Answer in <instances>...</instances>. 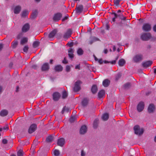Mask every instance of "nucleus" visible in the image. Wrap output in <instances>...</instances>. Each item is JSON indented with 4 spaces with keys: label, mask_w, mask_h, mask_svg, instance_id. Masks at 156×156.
Segmentation results:
<instances>
[{
    "label": "nucleus",
    "mask_w": 156,
    "mask_h": 156,
    "mask_svg": "<svg viewBox=\"0 0 156 156\" xmlns=\"http://www.w3.org/2000/svg\"><path fill=\"white\" fill-rule=\"evenodd\" d=\"M111 14L112 15H114V16H115L116 17H117V18H119L122 20H125L126 19V17L123 16L122 12V11L120 10H119L117 11V13L113 12H112Z\"/></svg>",
    "instance_id": "1"
},
{
    "label": "nucleus",
    "mask_w": 156,
    "mask_h": 156,
    "mask_svg": "<svg viewBox=\"0 0 156 156\" xmlns=\"http://www.w3.org/2000/svg\"><path fill=\"white\" fill-rule=\"evenodd\" d=\"M133 129L135 131V134L141 135L143 134L144 132V129L143 128H140L139 125H136L134 127Z\"/></svg>",
    "instance_id": "2"
},
{
    "label": "nucleus",
    "mask_w": 156,
    "mask_h": 156,
    "mask_svg": "<svg viewBox=\"0 0 156 156\" xmlns=\"http://www.w3.org/2000/svg\"><path fill=\"white\" fill-rule=\"evenodd\" d=\"M82 83V82L80 80H78L75 82L73 88L74 92H77L81 89L80 85Z\"/></svg>",
    "instance_id": "3"
},
{
    "label": "nucleus",
    "mask_w": 156,
    "mask_h": 156,
    "mask_svg": "<svg viewBox=\"0 0 156 156\" xmlns=\"http://www.w3.org/2000/svg\"><path fill=\"white\" fill-rule=\"evenodd\" d=\"M143 56L142 54L136 55L133 58V60L136 63H138L141 61L143 59Z\"/></svg>",
    "instance_id": "4"
},
{
    "label": "nucleus",
    "mask_w": 156,
    "mask_h": 156,
    "mask_svg": "<svg viewBox=\"0 0 156 156\" xmlns=\"http://www.w3.org/2000/svg\"><path fill=\"white\" fill-rule=\"evenodd\" d=\"M151 37V35L150 33H144L141 35V38L143 41H147Z\"/></svg>",
    "instance_id": "5"
},
{
    "label": "nucleus",
    "mask_w": 156,
    "mask_h": 156,
    "mask_svg": "<svg viewBox=\"0 0 156 156\" xmlns=\"http://www.w3.org/2000/svg\"><path fill=\"white\" fill-rule=\"evenodd\" d=\"M62 16V14L60 12H58L54 15L53 20L54 21H58L61 20Z\"/></svg>",
    "instance_id": "6"
},
{
    "label": "nucleus",
    "mask_w": 156,
    "mask_h": 156,
    "mask_svg": "<svg viewBox=\"0 0 156 156\" xmlns=\"http://www.w3.org/2000/svg\"><path fill=\"white\" fill-rule=\"evenodd\" d=\"M37 125L36 124L33 123L30 127L28 129V132L29 133L31 134L34 132L37 129Z\"/></svg>",
    "instance_id": "7"
},
{
    "label": "nucleus",
    "mask_w": 156,
    "mask_h": 156,
    "mask_svg": "<svg viewBox=\"0 0 156 156\" xmlns=\"http://www.w3.org/2000/svg\"><path fill=\"white\" fill-rule=\"evenodd\" d=\"M53 100L55 101H58L61 97V94L58 92H55L52 95Z\"/></svg>",
    "instance_id": "8"
},
{
    "label": "nucleus",
    "mask_w": 156,
    "mask_h": 156,
    "mask_svg": "<svg viewBox=\"0 0 156 156\" xmlns=\"http://www.w3.org/2000/svg\"><path fill=\"white\" fill-rule=\"evenodd\" d=\"M144 103L143 101H140L139 103L137 106V110L139 112L142 111L144 108Z\"/></svg>",
    "instance_id": "9"
},
{
    "label": "nucleus",
    "mask_w": 156,
    "mask_h": 156,
    "mask_svg": "<svg viewBox=\"0 0 156 156\" xmlns=\"http://www.w3.org/2000/svg\"><path fill=\"white\" fill-rule=\"evenodd\" d=\"M151 26L149 23H145L143 26L142 29L145 31H148L151 29Z\"/></svg>",
    "instance_id": "10"
},
{
    "label": "nucleus",
    "mask_w": 156,
    "mask_h": 156,
    "mask_svg": "<svg viewBox=\"0 0 156 156\" xmlns=\"http://www.w3.org/2000/svg\"><path fill=\"white\" fill-rule=\"evenodd\" d=\"M49 69V64L48 63H45L41 67V69L42 71H48Z\"/></svg>",
    "instance_id": "11"
},
{
    "label": "nucleus",
    "mask_w": 156,
    "mask_h": 156,
    "mask_svg": "<svg viewBox=\"0 0 156 156\" xmlns=\"http://www.w3.org/2000/svg\"><path fill=\"white\" fill-rule=\"evenodd\" d=\"M72 34V30L71 29H68L67 32L63 36V37L64 38H68Z\"/></svg>",
    "instance_id": "12"
},
{
    "label": "nucleus",
    "mask_w": 156,
    "mask_h": 156,
    "mask_svg": "<svg viewBox=\"0 0 156 156\" xmlns=\"http://www.w3.org/2000/svg\"><path fill=\"white\" fill-rule=\"evenodd\" d=\"M155 107L153 104L149 105L148 108V112L149 113H153L154 111Z\"/></svg>",
    "instance_id": "13"
},
{
    "label": "nucleus",
    "mask_w": 156,
    "mask_h": 156,
    "mask_svg": "<svg viewBox=\"0 0 156 156\" xmlns=\"http://www.w3.org/2000/svg\"><path fill=\"white\" fill-rule=\"evenodd\" d=\"M83 7L82 5H79L77 7L76 6L75 9L76 12L79 13H81L83 11Z\"/></svg>",
    "instance_id": "14"
},
{
    "label": "nucleus",
    "mask_w": 156,
    "mask_h": 156,
    "mask_svg": "<svg viewBox=\"0 0 156 156\" xmlns=\"http://www.w3.org/2000/svg\"><path fill=\"white\" fill-rule=\"evenodd\" d=\"M30 28V26L28 23H26L23 26L22 28V30L23 32H26L28 31Z\"/></svg>",
    "instance_id": "15"
},
{
    "label": "nucleus",
    "mask_w": 156,
    "mask_h": 156,
    "mask_svg": "<svg viewBox=\"0 0 156 156\" xmlns=\"http://www.w3.org/2000/svg\"><path fill=\"white\" fill-rule=\"evenodd\" d=\"M68 55L70 58L73 59L74 57V55L73 53L74 52V50L72 48H69L68 50Z\"/></svg>",
    "instance_id": "16"
},
{
    "label": "nucleus",
    "mask_w": 156,
    "mask_h": 156,
    "mask_svg": "<svg viewBox=\"0 0 156 156\" xmlns=\"http://www.w3.org/2000/svg\"><path fill=\"white\" fill-rule=\"evenodd\" d=\"M87 126L85 125L82 126L80 129V133L81 134H83L86 133L87 131Z\"/></svg>",
    "instance_id": "17"
},
{
    "label": "nucleus",
    "mask_w": 156,
    "mask_h": 156,
    "mask_svg": "<svg viewBox=\"0 0 156 156\" xmlns=\"http://www.w3.org/2000/svg\"><path fill=\"white\" fill-rule=\"evenodd\" d=\"M65 140L63 138H61L58 140L57 144L58 146L62 147L64 144Z\"/></svg>",
    "instance_id": "18"
},
{
    "label": "nucleus",
    "mask_w": 156,
    "mask_h": 156,
    "mask_svg": "<svg viewBox=\"0 0 156 156\" xmlns=\"http://www.w3.org/2000/svg\"><path fill=\"white\" fill-rule=\"evenodd\" d=\"M57 32V30L56 29H55L51 31L49 34L48 37L50 38H53L55 35L56 34Z\"/></svg>",
    "instance_id": "19"
},
{
    "label": "nucleus",
    "mask_w": 156,
    "mask_h": 156,
    "mask_svg": "<svg viewBox=\"0 0 156 156\" xmlns=\"http://www.w3.org/2000/svg\"><path fill=\"white\" fill-rule=\"evenodd\" d=\"M63 69V67L60 65H58L55 66L54 68V69L56 72H60L62 71Z\"/></svg>",
    "instance_id": "20"
},
{
    "label": "nucleus",
    "mask_w": 156,
    "mask_h": 156,
    "mask_svg": "<svg viewBox=\"0 0 156 156\" xmlns=\"http://www.w3.org/2000/svg\"><path fill=\"white\" fill-rule=\"evenodd\" d=\"M105 91L104 90H102L99 92L98 94V97L99 98H102L105 95Z\"/></svg>",
    "instance_id": "21"
},
{
    "label": "nucleus",
    "mask_w": 156,
    "mask_h": 156,
    "mask_svg": "<svg viewBox=\"0 0 156 156\" xmlns=\"http://www.w3.org/2000/svg\"><path fill=\"white\" fill-rule=\"evenodd\" d=\"M152 64V62L151 61H147L143 64V66L144 67H148L151 66Z\"/></svg>",
    "instance_id": "22"
},
{
    "label": "nucleus",
    "mask_w": 156,
    "mask_h": 156,
    "mask_svg": "<svg viewBox=\"0 0 156 156\" xmlns=\"http://www.w3.org/2000/svg\"><path fill=\"white\" fill-rule=\"evenodd\" d=\"M110 81L108 79H105L103 82V85L105 87H108L110 85Z\"/></svg>",
    "instance_id": "23"
},
{
    "label": "nucleus",
    "mask_w": 156,
    "mask_h": 156,
    "mask_svg": "<svg viewBox=\"0 0 156 156\" xmlns=\"http://www.w3.org/2000/svg\"><path fill=\"white\" fill-rule=\"evenodd\" d=\"M8 111L6 109H3L0 112V115L2 117L6 116L8 114Z\"/></svg>",
    "instance_id": "24"
},
{
    "label": "nucleus",
    "mask_w": 156,
    "mask_h": 156,
    "mask_svg": "<svg viewBox=\"0 0 156 156\" xmlns=\"http://www.w3.org/2000/svg\"><path fill=\"white\" fill-rule=\"evenodd\" d=\"M21 9V6L20 5L17 6L15 7L14 10V12L15 14H19L20 11Z\"/></svg>",
    "instance_id": "25"
},
{
    "label": "nucleus",
    "mask_w": 156,
    "mask_h": 156,
    "mask_svg": "<svg viewBox=\"0 0 156 156\" xmlns=\"http://www.w3.org/2000/svg\"><path fill=\"white\" fill-rule=\"evenodd\" d=\"M91 91L93 94H96L98 91L97 86L95 85H93L91 89Z\"/></svg>",
    "instance_id": "26"
},
{
    "label": "nucleus",
    "mask_w": 156,
    "mask_h": 156,
    "mask_svg": "<svg viewBox=\"0 0 156 156\" xmlns=\"http://www.w3.org/2000/svg\"><path fill=\"white\" fill-rule=\"evenodd\" d=\"M12 46L13 48H16L18 44V41L17 40H14L12 43Z\"/></svg>",
    "instance_id": "27"
},
{
    "label": "nucleus",
    "mask_w": 156,
    "mask_h": 156,
    "mask_svg": "<svg viewBox=\"0 0 156 156\" xmlns=\"http://www.w3.org/2000/svg\"><path fill=\"white\" fill-rule=\"evenodd\" d=\"M88 100L87 98H84L82 101V105L83 106H87L88 103Z\"/></svg>",
    "instance_id": "28"
},
{
    "label": "nucleus",
    "mask_w": 156,
    "mask_h": 156,
    "mask_svg": "<svg viewBox=\"0 0 156 156\" xmlns=\"http://www.w3.org/2000/svg\"><path fill=\"white\" fill-rule=\"evenodd\" d=\"M126 63L125 60L123 59H120L119 61V65L120 66H124Z\"/></svg>",
    "instance_id": "29"
},
{
    "label": "nucleus",
    "mask_w": 156,
    "mask_h": 156,
    "mask_svg": "<svg viewBox=\"0 0 156 156\" xmlns=\"http://www.w3.org/2000/svg\"><path fill=\"white\" fill-rule=\"evenodd\" d=\"M37 15V10H34L31 15V18L32 19H34L36 18Z\"/></svg>",
    "instance_id": "30"
},
{
    "label": "nucleus",
    "mask_w": 156,
    "mask_h": 156,
    "mask_svg": "<svg viewBox=\"0 0 156 156\" xmlns=\"http://www.w3.org/2000/svg\"><path fill=\"white\" fill-rule=\"evenodd\" d=\"M28 12L27 10L23 11L21 13V16L22 17L25 18L28 14Z\"/></svg>",
    "instance_id": "31"
},
{
    "label": "nucleus",
    "mask_w": 156,
    "mask_h": 156,
    "mask_svg": "<svg viewBox=\"0 0 156 156\" xmlns=\"http://www.w3.org/2000/svg\"><path fill=\"white\" fill-rule=\"evenodd\" d=\"M53 140V137L51 135L48 136L46 139V141L47 143H50L52 142Z\"/></svg>",
    "instance_id": "32"
},
{
    "label": "nucleus",
    "mask_w": 156,
    "mask_h": 156,
    "mask_svg": "<svg viewBox=\"0 0 156 156\" xmlns=\"http://www.w3.org/2000/svg\"><path fill=\"white\" fill-rule=\"evenodd\" d=\"M131 87V84L130 83H127L123 85V88L126 90L129 89Z\"/></svg>",
    "instance_id": "33"
},
{
    "label": "nucleus",
    "mask_w": 156,
    "mask_h": 156,
    "mask_svg": "<svg viewBox=\"0 0 156 156\" xmlns=\"http://www.w3.org/2000/svg\"><path fill=\"white\" fill-rule=\"evenodd\" d=\"M68 96V93L66 90H64L62 93V98L63 99L66 98Z\"/></svg>",
    "instance_id": "34"
},
{
    "label": "nucleus",
    "mask_w": 156,
    "mask_h": 156,
    "mask_svg": "<svg viewBox=\"0 0 156 156\" xmlns=\"http://www.w3.org/2000/svg\"><path fill=\"white\" fill-rule=\"evenodd\" d=\"M76 119V116L75 115L71 116L69 119V121L70 123L74 122Z\"/></svg>",
    "instance_id": "35"
},
{
    "label": "nucleus",
    "mask_w": 156,
    "mask_h": 156,
    "mask_svg": "<svg viewBox=\"0 0 156 156\" xmlns=\"http://www.w3.org/2000/svg\"><path fill=\"white\" fill-rule=\"evenodd\" d=\"M109 115L108 113H105L102 116V119L104 120H107L109 118Z\"/></svg>",
    "instance_id": "36"
},
{
    "label": "nucleus",
    "mask_w": 156,
    "mask_h": 156,
    "mask_svg": "<svg viewBox=\"0 0 156 156\" xmlns=\"http://www.w3.org/2000/svg\"><path fill=\"white\" fill-rule=\"evenodd\" d=\"M28 42V39L27 38L25 37L22 39L21 41L20 44L23 45L24 44Z\"/></svg>",
    "instance_id": "37"
},
{
    "label": "nucleus",
    "mask_w": 156,
    "mask_h": 156,
    "mask_svg": "<svg viewBox=\"0 0 156 156\" xmlns=\"http://www.w3.org/2000/svg\"><path fill=\"white\" fill-rule=\"evenodd\" d=\"M98 119H96L94 120L93 123V127L94 128L96 129L98 126Z\"/></svg>",
    "instance_id": "38"
},
{
    "label": "nucleus",
    "mask_w": 156,
    "mask_h": 156,
    "mask_svg": "<svg viewBox=\"0 0 156 156\" xmlns=\"http://www.w3.org/2000/svg\"><path fill=\"white\" fill-rule=\"evenodd\" d=\"M77 52L79 55H81L83 54L84 51L81 48H79L78 49Z\"/></svg>",
    "instance_id": "39"
},
{
    "label": "nucleus",
    "mask_w": 156,
    "mask_h": 156,
    "mask_svg": "<svg viewBox=\"0 0 156 156\" xmlns=\"http://www.w3.org/2000/svg\"><path fill=\"white\" fill-rule=\"evenodd\" d=\"M39 45V42L37 41L34 42L33 44V47L34 48L38 47Z\"/></svg>",
    "instance_id": "40"
},
{
    "label": "nucleus",
    "mask_w": 156,
    "mask_h": 156,
    "mask_svg": "<svg viewBox=\"0 0 156 156\" xmlns=\"http://www.w3.org/2000/svg\"><path fill=\"white\" fill-rule=\"evenodd\" d=\"M69 111V109L68 108L66 107V106H65L63 108V109L62 111V114H63L65 111H66V112H68Z\"/></svg>",
    "instance_id": "41"
},
{
    "label": "nucleus",
    "mask_w": 156,
    "mask_h": 156,
    "mask_svg": "<svg viewBox=\"0 0 156 156\" xmlns=\"http://www.w3.org/2000/svg\"><path fill=\"white\" fill-rule=\"evenodd\" d=\"M23 152L22 150H20L17 152V156H23Z\"/></svg>",
    "instance_id": "42"
},
{
    "label": "nucleus",
    "mask_w": 156,
    "mask_h": 156,
    "mask_svg": "<svg viewBox=\"0 0 156 156\" xmlns=\"http://www.w3.org/2000/svg\"><path fill=\"white\" fill-rule=\"evenodd\" d=\"M54 154L55 156H58L60 154L59 151L58 150H55L54 151Z\"/></svg>",
    "instance_id": "43"
},
{
    "label": "nucleus",
    "mask_w": 156,
    "mask_h": 156,
    "mask_svg": "<svg viewBox=\"0 0 156 156\" xmlns=\"http://www.w3.org/2000/svg\"><path fill=\"white\" fill-rule=\"evenodd\" d=\"M29 48L28 46H25L23 49V51L26 53L27 52Z\"/></svg>",
    "instance_id": "44"
},
{
    "label": "nucleus",
    "mask_w": 156,
    "mask_h": 156,
    "mask_svg": "<svg viewBox=\"0 0 156 156\" xmlns=\"http://www.w3.org/2000/svg\"><path fill=\"white\" fill-rule=\"evenodd\" d=\"M120 0H114V4L117 6H118L119 5V3L120 2Z\"/></svg>",
    "instance_id": "45"
},
{
    "label": "nucleus",
    "mask_w": 156,
    "mask_h": 156,
    "mask_svg": "<svg viewBox=\"0 0 156 156\" xmlns=\"http://www.w3.org/2000/svg\"><path fill=\"white\" fill-rule=\"evenodd\" d=\"M71 70V68L69 66L67 65L66 66V71L67 72H69Z\"/></svg>",
    "instance_id": "46"
},
{
    "label": "nucleus",
    "mask_w": 156,
    "mask_h": 156,
    "mask_svg": "<svg viewBox=\"0 0 156 156\" xmlns=\"http://www.w3.org/2000/svg\"><path fill=\"white\" fill-rule=\"evenodd\" d=\"M74 45V43L73 42H71L70 43L68 42L67 44L66 45L69 46V47H72Z\"/></svg>",
    "instance_id": "47"
},
{
    "label": "nucleus",
    "mask_w": 156,
    "mask_h": 156,
    "mask_svg": "<svg viewBox=\"0 0 156 156\" xmlns=\"http://www.w3.org/2000/svg\"><path fill=\"white\" fill-rule=\"evenodd\" d=\"M62 62L64 64H66L68 63V62L66 58V57L64 58V59L62 61Z\"/></svg>",
    "instance_id": "48"
},
{
    "label": "nucleus",
    "mask_w": 156,
    "mask_h": 156,
    "mask_svg": "<svg viewBox=\"0 0 156 156\" xmlns=\"http://www.w3.org/2000/svg\"><path fill=\"white\" fill-rule=\"evenodd\" d=\"M121 74L120 73H118L117 74L116 76V80H118L121 76Z\"/></svg>",
    "instance_id": "49"
},
{
    "label": "nucleus",
    "mask_w": 156,
    "mask_h": 156,
    "mask_svg": "<svg viewBox=\"0 0 156 156\" xmlns=\"http://www.w3.org/2000/svg\"><path fill=\"white\" fill-rule=\"evenodd\" d=\"M22 37V34L21 33L19 34L17 36L16 38L17 39H20Z\"/></svg>",
    "instance_id": "50"
},
{
    "label": "nucleus",
    "mask_w": 156,
    "mask_h": 156,
    "mask_svg": "<svg viewBox=\"0 0 156 156\" xmlns=\"http://www.w3.org/2000/svg\"><path fill=\"white\" fill-rule=\"evenodd\" d=\"M2 143L4 144H6L8 143V141L6 139H4L2 140Z\"/></svg>",
    "instance_id": "51"
},
{
    "label": "nucleus",
    "mask_w": 156,
    "mask_h": 156,
    "mask_svg": "<svg viewBox=\"0 0 156 156\" xmlns=\"http://www.w3.org/2000/svg\"><path fill=\"white\" fill-rule=\"evenodd\" d=\"M68 18V15L67 16H65L63 18L62 20V22L64 21L65 20H67Z\"/></svg>",
    "instance_id": "52"
},
{
    "label": "nucleus",
    "mask_w": 156,
    "mask_h": 156,
    "mask_svg": "<svg viewBox=\"0 0 156 156\" xmlns=\"http://www.w3.org/2000/svg\"><path fill=\"white\" fill-rule=\"evenodd\" d=\"M98 62L100 64H101L103 63V61L102 58L98 60Z\"/></svg>",
    "instance_id": "53"
},
{
    "label": "nucleus",
    "mask_w": 156,
    "mask_h": 156,
    "mask_svg": "<svg viewBox=\"0 0 156 156\" xmlns=\"http://www.w3.org/2000/svg\"><path fill=\"white\" fill-rule=\"evenodd\" d=\"M80 65L79 64L78 65H77V66H76L75 67V69H80Z\"/></svg>",
    "instance_id": "54"
},
{
    "label": "nucleus",
    "mask_w": 156,
    "mask_h": 156,
    "mask_svg": "<svg viewBox=\"0 0 156 156\" xmlns=\"http://www.w3.org/2000/svg\"><path fill=\"white\" fill-rule=\"evenodd\" d=\"M32 68L34 69H36L37 68V66L34 65L32 66Z\"/></svg>",
    "instance_id": "55"
},
{
    "label": "nucleus",
    "mask_w": 156,
    "mask_h": 156,
    "mask_svg": "<svg viewBox=\"0 0 156 156\" xmlns=\"http://www.w3.org/2000/svg\"><path fill=\"white\" fill-rule=\"evenodd\" d=\"M85 154L83 150H82L81 152V156H85Z\"/></svg>",
    "instance_id": "56"
},
{
    "label": "nucleus",
    "mask_w": 156,
    "mask_h": 156,
    "mask_svg": "<svg viewBox=\"0 0 156 156\" xmlns=\"http://www.w3.org/2000/svg\"><path fill=\"white\" fill-rule=\"evenodd\" d=\"M3 48V44H0V51H1Z\"/></svg>",
    "instance_id": "57"
},
{
    "label": "nucleus",
    "mask_w": 156,
    "mask_h": 156,
    "mask_svg": "<svg viewBox=\"0 0 156 156\" xmlns=\"http://www.w3.org/2000/svg\"><path fill=\"white\" fill-rule=\"evenodd\" d=\"M116 60H113L110 62V63H111L112 64H115L116 63Z\"/></svg>",
    "instance_id": "58"
},
{
    "label": "nucleus",
    "mask_w": 156,
    "mask_h": 156,
    "mask_svg": "<svg viewBox=\"0 0 156 156\" xmlns=\"http://www.w3.org/2000/svg\"><path fill=\"white\" fill-rule=\"evenodd\" d=\"M153 30L154 32H156V25H154L153 27Z\"/></svg>",
    "instance_id": "59"
},
{
    "label": "nucleus",
    "mask_w": 156,
    "mask_h": 156,
    "mask_svg": "<svg viewBox=\"0 0 156 156\" xmlns=\"http://www.w3.org/2000/svg\"><path fill=\"white\" fill-rule=\"evenodd\" d=\"M104 53L105 54H107V53H108V50L107 49H105L104 50Z\"/></svg>",
    "instance_id": "60"
},
{
    "label": "nucleus",
    "mask_w": 156,
    "mask_h": 156,
    "mask_svg": "<svg viewBox=\"0 0 156 156\" xmlns=\"http://www.w3.org/2000/svg\"><path fill=\"white\" fill-rule=\"evenodd\" d=\"M117 18V17H116L115 16H114V17L112 18V21L113 22H114L115 21V19Z\"/></svg>",
    "instance_id": "61"
},
{
    "label": "nucleus",
    "mask_w": 156,
    "mask_h": 156,
    "mask_svg": "<svg viewBox=\"0 0 156 156\" xmlns=\"http://www.w3.org/2000/svg\"><path fill=\"white\" fill-rule=\"evenodd\" d=\"M119 25L120 26L122 27L123 26V23L122 22V21L120 23H119Z\"/></svg>",
    "instance_id": "62"
},
{
    "label": "nucleus",
    "mask_w": 156,
    "mask_h": 156,
    "mask_svg": "<svg viewBox=\"0 0 156 156\" xmlns=\"http://www.w3.org/2000/svg\"><path fill=\"white\" fill-rule=\"evenodd\" d=\"M94 60L95 61H98V59L96 57V56L94 55Z\"/></svg>",
    "instance_id": "63"
},
{
    "label": "nucleus",
    "mask_w": 156,
    "mask_h": 156,
    "mask_svg": "<svg viewBox=\"0 0 156 156\" xmlns=\"http://www.w3.org/2000/svg\"><path fill=\"white\" fill-rule=\"evenodd\" d=\"M151 47V46L150 45H148L147 46V48L148 49H150Z\"/></svg>",
    "instance_id": "64"
}]
</instances>
